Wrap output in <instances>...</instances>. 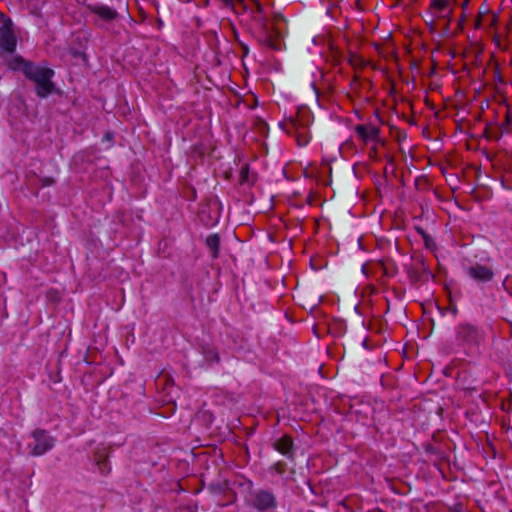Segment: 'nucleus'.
Wrapping results in <instances>:
<instances>
[{
	"label": "nucleus",
	"instance_id": "obj_25",
	"mask_svg": "<svg viewBox=\"0 0 512 512\" xmlns=\"http://www.w3.org/2000/svg\"><path fill=\"white\" fill-rule=\"evenodd\" d=\"M241 46H242V49H243L244 53L247 54L248 47L246 45L242 44V43H241Z\"/></svg>",
	"mask_w": 512,
	"mask_h": 512
},
{
	"label": "nucleus",
	"instance_id": "obj_17",
	"mask_svg": "<svg viewBox=\"0 0 512 512\" xmlns=\"http://www.w3.org/2000/svg\"><path fill=\"white\" fill-rule=\"evenodd\" d=\"M28 64H34L33 62L26 61L21 56H15L11 59L9 62V66L13 70H22L23 74L25 75V68Z\"/></svg>",
	"mask_w": 512,
	"mask_h": 512
},
{
	"label": "nucleus",
	"instance_id": "obj_26",
	"mask_svg": "<svg viewBox=\"0 0 512 512\" xmlns=\"http://www.w3.org/2000/svg\"><path fill=\"white\" fill-rule=\"evenodd\" d=\"M507 322L510 325V337H512V321L511 320H507Z\"/></svg>",
	"mask_w": 512,
	"mask_h": 512
},
{
	"label": "nucleus",
	"instance_id": "obj_20",
	"mask_svg": "<svg viewBox=\"0 0 512 512\" xmlns=\"http://www.w3.org/2000/svg\"><path fill=\"white\" fill-rule=\"evenodd\" d=\"M418 233L422 236L424 240L425 247L428 249H432L435 246V243L432 237L422 228H417Z\"/></svg>",
	"mask_w": 512,
	"mask_h": 512
},
{
	"label": "nucleus",
	"instance_id": "obj_7",
	"mask_svg": "<svg viewBox=\"0 0 512 512\" xmlns=\"http://www.w3.org/2000/svg\"><path fill=\"white\" fill-rule=\"evenodd\" d=\"M409 281L413 285H420L431 276L430 269L423 256H413L412 263L404 266Z\"/></svg>",
	"mask_w": 512,
	"mask_h": 512
},
{
	"label": "nucleus",
	"instance_id": "obj_30",
	"mask_svg": "<svg viewBox=\"0 0 512 512\" xmlns=\"http://www.w3.org/2000/svg\"><path fill=\"white\" fill-rule=\"evenodd\" d=\"M208 3H209V0H206V3H205V4L207 5Z\"/></svg>",
	"mask_w": 512,
	"mask_h": 512
},
{
	"label": "nucleus",
	"instance_id": "obj_12",
	"mask_svg": "<svg viewBox=\"0 0 512 512\" xmlns=\"http://www.w3.org/2000/svg\"><path fill=\"white\" fill-rule=\"evenodd\" d=\"M467 273L471 278L482 282L491 281L494 276L490 268L480 264L469 267Z\"/></svg>",
	"mask_w": 512,
	"mask_h": 512
},
{
	"label": "nucleus",
	"instance_id": "obj_19",
	"mask_svg": "<svg viewBox=\"0 0 512 512\" xmlns=\"http://www.w3.org/2000/svg\"><path fill=\"white\" fill-rule=\"evenodd\" d=\"M239 181L241 184L252 182L250 179V169L248 164H245L241 167L239 172Z\"/></svg>",
	"mask_w": 512,
	"mask_h": 512
},
{
	"label": "nucleus",
	"instance_id": "obj_27",
	"mask_svg": "<svg viewBox=\"0 0 512 512\" xmlns=\"http://www.w3.org/2000/svg\"><path fill=\"white\" fill-rule=\"evenodd\" d=\"M231 494H232V498H233V499H232V500H230V502H232V501L235 499V497H236V494H235L234 492H231Z\"/></svg>",
	"mask_w": 512,
	"mask_h": 512
},
{
	"label": "nucleus",
	"instance_id": "obj_23",
	"mask_svg": "<svg viewBox=\"0 0 512 512\" xmlns=\"http://www.w3.org/2000/svg\"><path fill=\"white\" fill-rule=\"evenodd\" d=\"M377 153H378L377 147L375 145L370 148V151H369L370 158L375 159L377 157Z\"/></svg>",
	"mask_w": 512,
	"mask_h": 512
},
{
	"label": "nucleus",
	"instance_id": "obj_3",
	"mask_svg": "<svg viewBox=\"0 0 512 512\" xmlns=\"http://www.w3.org/2000/svg\"><path fill=\"white\" fill-rule=\"evenodd\" d=\"M54 75L53 69L36 64H28L25 68V77L36 84L35 92L40 98H46L55 91Z\"/></svg>",
	"mask_w": 512,
	"mask_h": 512
},
{
	"label": "nucleus",
	"instance_id": "obj_10",
	"mask_svg": "<svg viewBox=\"0 0 512 512\" xmlns=\"http://www.w3.org/2000/svg\"><path fill=\"white\" fill-rule=\"evenodd\" d=\"M273 447L289 460H294L295 447L293 439L289 435H283L280 437L274 442Z\"/></svg>",
	"mask_w": 512,
	"mask_h": 512
},
{
	"label": "nucleus",
	"instance_id": "obj_24",
	"mask_svg": "<svg viewBox=\"0 0 512 512\" xmlns=\"http://www.w3.org/2000/svg\"><path fill=\"white\" fill-rule=\"evenodd\" d=\"M502 408H503V410H512V402L511 401L503 402Z\"/></svg>",
	"mask_w": 512,
	"mask_h": 512
},
{
	"label": "nucleus",
	"instance_id": "obj_16",
	"mask_svg": "<svg viewBox=\"0 0 512 512\" xmlns=\"http://www.w3.org/2000/svg\"><path fill=\"white\" fill-rule=\"evenodd\" d=\"M221 3V6L224 8H230L235 13H239V9L246 10L247 6L244 4L243 0H218Z\"/></svg>",
	"mask_w": 512,
	"mask_h": 512
},
{
	"label": "nucleus",
	"instance_id": "obj_2",
	"mask_svg": "<svg viewBox=\"0 0 512 512\" xmlns=\"http://www.w3.org/2000/svg\"><path fill=\"white\" fill-rule=\"evenodd\" d=\"M483 339L484 332L472 323L462 322L455 327V345L466 355L476 352Z\"/></svg>",
	"mask_w": 512,
	"mask_h": 512
},
{
	"label": "nucleus",
	"instance_id": "obj_4",
	"mask_svg": "<svg viewBox=\"0 0 512 512\" xmlns=\"http://www.w3.org/2000/svg\"><path fill=\"white\" fill-rule=\"evenodd\" d=\"M245 502L248 507L258 512H272L278 507V500L271 489L250 488Z\"/></svg>",
	"mask_w": 512,
	"mask_h": 512
},
{
	"label": "nucleus",
	"instance_id": "obj_15",
	"mask_svg": "<svg viewBox=\"0 0 512 512\" xmlns=\"http://www.w3.org/2000/svg\"><path fill=\"white\" fill-rule=\"evenodd\" d=\"M201 349L203 357L208 364L218 363L220 361V356L216 348L205 345L202 346Z\"/></svg>",
	"mask_w": 512,
	"mask_h": 512
},
{
	"label": "nucleus",
	"instance_id": "obj_6",
	"mask_svg": "<svg viewBox=\"0 0 512 512\" xmlns=\"http://www.w3.org/2000/svg\"><path fill=\"white\" fill-rule=\"evenodd\" d=\"M0 49L2 52L12 54L16 50L17 39L15 35L14 25L8 16L0 13Z\"/></svg>",
	"mask_w": 512,
	"mask_h": 512
},
{
	"label": "nucleus",
	"instance_id": "obj_9",
	"mask_svg": "<svg viewBox=\"0 0 512 512\" xmlns=\"http://www.w3.org/2000/svg\"><path fill=\"white\" fill-rule=\"evenodd\" d=\"M355 131L361 141L365 144L368 141L384 144V141L379 137V128L372 124H359L355 127Z\"/></svg>",
	"mask_w": 512,
	"mask_h": 512
},
{
	"label": "nucleus",
	"instance_id": "obj_11",
	"mask_svg": "<svg viewBox=\"0 0 512 512\" xmlns=\"http://www.w3.org/2000/svg\"><path fill=\"white\" fill-rule=\"evenodd\" d=\"M88 9L105 22H111L118 17V12L115 9L103 4L89 5Z\"/></svg>",
	"mask_w": 512,
	"mask_h": 512
},
{
	"label": "nucleus",
	"instance_id": "obj_29",
	"mask_svg": "<svg viewBox=\"0 0 512 512\" xmlns=\"http://www.w3.org/2000/svg\"><path fill=\"white\" fill-rule=\"evenodd\" d=\"M469 0H465V2L463 3V6H466L467 3H468Z\"/></svg>",
	"mask_w": 512,
	"mask_h": 512
},
{
	"label": "nucleus",
	"instance_id": "obj_18",
	"mask_svg": "<svg viewBox=\"0 0 512 512\" xmlns=\"http://www.w3.org/2000/svg\"><path fill=\"white\" fill-rule=\"evenodd\" d=\"M449 6V0H431L430 8L439 12H444Z\"/></svg>",
	"mask_w": 512,
	"mask_h": 512
},
{
	"label": "nucleus",
	"instance_id": "obj_21",
	"mask_svg": "<svg viewBox=\"0 0 512 512\" xmlns=\"http://www.w3.org/2000/svg\"><path fill=\"white\" fill-rule=\"evenodd\" d=\"M273 469L278 474H284L287 470V465L283 461H278L273 465Z\"/></svg>",
	"mask_w": 512,
	"mask_h": 512
},
{
	"label": "nucleus",
	"instance_id": "obj_1",
	"mask_svg": "<svg viewBox=\"0 0 512 512\" xmlns=\"http://www.w3.org/2000/svg\"><path fill=\"white\" fill-rule=\"evenodd\" d=\"M252 2L253 6L249 8L253 22L251 29L257 41L275 51L281 50L286 33V19L282 14L275 13L271 22H268L260 3L254 0Z\"/></svg>",
	"mask_w": 512,
	"mask_h": 512
},
{
	"label": "nucleus",
	"instance_id": "obj_22",
	"mask_svg": "<svg viewBox=\"0 0 512 512\" xmlns=\"http://www.w3.org/2000/svg\"><path fill=\"white\" fill-rule=\"evenodd\" d=\"M452 11H453V10H452V9H450L446 15H441V16H440V17H442V18H447V23L444 25V29H443L445 33H448V32H449L450 22H451V20H452Z\"/></svg>",
	"mask_w": 512,
	"mask_h": 512
},
{
	"label": "nucleus",
	"instance_id": "obj_8",
	"mask_svg": "<svg viewBox=\"0 0 512 512\" xmlns=\"http://www.w3.org/2000/svg\"><path fill=\"white\" fill-rule=\"evenodd\" d=\"M306 128L307 124L300 118H290L285 122L284 127L288 134H296V140L299 146H304L308 143V137L305 134Z\"/></svg>",
	"mask_w": 512,
	"mask_h": 512
},
{
	"label": "nucleus",
	"instance_id": "obj_5",
	"mask_svg": "<svg viewBox=\"0 0 512 512\" xmlns=\"http://www.w3.org/2000/svg\"><path fill=\"white\" fill-rule=\"evenodd\" d=\"M30 436L33 441L28 444V448L32 456L44 455L55 446V438L45 429L37 428L31 432Z\"/></svg>",
	"mask_w": 512,
	"mask_h": 512
},
{
	"label": "nucleus",
	"instance_id": "obj_13",
	"mask_svg": "<svg viewBox=\"0 0 512 512\" xmlns=\"http://www.w3.org/2000/svg\"><path fill=\"white\" fill-rule=\"evenodd\" d=\"M94 460L102 475H107L110 472L109 453L106 449H98L94 453Z\"/></svg>",
	"mask_w": 512,
	"mask_h": 512
},
{
	"label": "nucleus",
	"instance_id": "obj_14",
	"mask_svg": "<svg viewBox=\"0 0 512 512\" xmlns=\"http://www.w3.org/2000/svg\"><path fill=\"white\" fill-rule=\"evenodd\" d=\"M206 245L210 250L211 256L213 259L218 258L219 256V246H220V237L218 234H210L206 238Z\"/></svg>",
	"mask_w": 512,
	"mask_h": 512
},
{
	"label": "nucleus",
	"instance_id": "obj_28",
	"mask_svg": "<svg viewBox=\"0 0 512 512\" xmlns=\"http://www.w3.org/2000/svg\"><path fill=\"white\" fill-rule=\"evenodd\" d=\"M430 29H431V30H433V29H434L433 21L431 22Z\"/></svg>",
	"mask_w": 512,
	"mask_h": 512
}]
</instances>
